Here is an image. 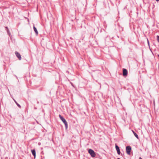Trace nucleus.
I'll use <instances>...</instances> for the list:
<instances>
[{"instance_id":"20e7f679","label":"nucleus","mask_w":159,"mask_h":159,"mask_svg":"<svg viewBox=\"0 0 159 159\" xmlns=\"http://www.w3.org/2000/svg\"><path fill=\"white\" fill-rule=\"evenodd\" d=\"M15 53L16 57L18 58L19 60H21V57L20 53L17 51H16Z\"/></svg>"},{"instance_id":"1a4fd4ad","label":"nucleus","mask_w":159,"mask_h":159,"mask_svg":"<svg viewBox=\"0 0 159 159\" xmlns=\"http://www.w3.org/2000/svg\"><path fill=\"white\" fill-rule=\"evenodd\" d=\"M133 133L135 137L137 139H139V136L138 134L134 131H133Z\"/></svg>"},{"instance_id":"ddd939ff","label":"nucleus","mask_w":159,"mask_h":159,"mask_svg":"<svg viewBox=\"0 0 159 159\" xmlns=\"http://www.w3.org/2000/svg\"><path fill=\"white\" fill-rule=\"evenodd\" d=\"M117 154L118 155H120V150H119V151H117Z\"/></svg>"},{"instance_id":"0eeeda50","label":"nucleus","mask_w":159,"mask_h":159,"mask_svg":"<svg viewBox=\"0 0 159 159\" xmlns=\"http://www.w3.org/2000/svg\"><path fill=\"white\" fill-rule=\"evenodd\" d=\"M33 29H34V32L35 33L36 35H38V31H37V30L36 28L34 26L33 27Z\"/></svg>"},{"instance_id":"4468645a","label":"nucleus","mask_w":159,"mask_h":159,"mask_svg":"<svg viewBox=\"0 0 159 159\" xmlns=\"http://www.w3.org/2000/svg\"><path fill=\"white\" fill-rule=\"evenodd\" d=\"M147 40H148V44L149 45V42L148 40V39H147Z\"/></svg>"},{"instance_id":"f03ea898","label":"nucleus","mask_w":159,"mask_h":159,"mask_svg":"<svg viewBox=\"0 0 159 159\" xmlns=\"http://www.w3.org/2000/svg\"><path fill=\"white\" fill-rule=\"evenodd\" d=\"M89 153L90 154L91 156L92 157H94L96 156V154L93 150L92 149H89L88 150Z\"/></svg>"},{"instance_id":"aec40b11","label":"nucleus","mask_w":159,"mask_h":159,"mask_svg":"<svg viewBox=\"0 0 159 159\" xmlns=\"http://www.w3.org/2000/svg\"><path fill=\"white\" fill-rule=\"evenodd\" d=\"M37 103H39V102H37Z\"/></svg>"},{"instance_id":"f8f14e48","label":"nucleus","mask_w":159,"mask_h":159,"mask_svg":"<svg viewBox=\"0 0 159 159\" xmlns=\"http://www.w3.org/2000/svg\"><path fill=\"white\" fill-rule=\"evenodd\" d=\"M157 41L159 43V36L157 35Z\"/></svg>"},{"instance_id":"dca6fc26","label":"nucleus","mask_w":159,"mask_h":159,"mask_svg":"<svg viewBox=\"0 0 159 159\" xmlns=\"http://www.w3.org/2000/svg\"><path fill=\"white\" fill-rule=\"evenodd\" d=\"M139 159H142L141 157H140Z\"/></svg>"},{"instance_id":"7ed1b4c3","label":"nucleus","mask_w":159,"mask_h":159,"mask_svg":"<svg viewBox=\"0 0 159 159\" xmlns=\"http://www.w3.org/2000/svg\"><path fill=\"white\" fill-rule=\"evenodd\" d=\"M131 150V148L130 146H127L126 147V152L129 155Z\"/></svg>"},{"instance_id":"2eb2a0df","label":"nucleus","mask_w":159,"mask_h":159,"mask_svg":"<svg viewBox=\"0 0 159 159\" xmlns=\"http://www.w3.org/2000/svg\"><path fill=\"white\" fill-rule=\"evenodd\" d=\"M158 2L159 1V0H156Z\"/></svg>"},{"instance_id":"6e6552de","label":"nucleus","mask_w":159,"mask_h":159,"mask_svg":"<svg viewBox=\"0 0 159 159\" xmlns=\"http://www.w3.org/2000/svg\"><path fill=\"white\" fill-rule=\"evenodd\" d=\"M5 28L6 29V30L7 31V34H8V35L10 36V31H9V29H8V27L6 26V27H5Z\"/></svg>"},{"instance_id":"f3484780","label":"nucleus","mask_w":159,"mask_h":159,"mask_svg":"<svg viewBox=\"0 0 159 159\" xmlns=\"http://www.w3.org/2000/svg\"><path fill=\"white\" fill-rule=\"evenodd\" d=\"M157 56L159 57V54H158L157 55Z\"/></svg>"},{"instance_id":"9b49d317","label":"nucleus","mask_w":159,"mask_h":159,"mask_svg":"<svg viewBox=\"0 0 159 159\" xmlns=\"http://www.w3.org/2000/svg\"><path fill=\"white\" fill-rule=\"evenodd\" d=\"M14 101L15 102V103L18 106V107L19 108H21L20 105L15 100H14Z\"/></svg>"},{"instance_id":"9d476101","label":"nucleus","mask_w":159,"mask_h":159,"mask_svg":"<svg viewBox=\"0 0 159 159\" xmlns=\"http://www.w3.org/2000/svg\"><path fill=\"white\" fill-rule=\"evenodd\" d=\"M115 148L117 151L120 150L119 147L116 144H115Z\"/></svg>"},{"instance_id":"6ab92c4d","label":"nucleus","mask_w":159,"mask_h":159,"mask_svg":"<svg viewBox=\"0 0 159 159\" xmlns=\"http://www.w3.org/2000/svg\"><path fill=\"white\" fill-rule=\"evenodd\" d=\"M117 159H120V158H118Z\"/></svg>"},{"instance_id":"423d86ee","label":"nucleus","mask_w":159,"mask_h":159,"mask_svg":"<svg viewBox=\"0 0 159 159\" xmlns=\"http://www.w3.org/2000/svg\"><path fill=\"white\" fill-rule=\"evenodd\" d=\"M31 151L32 155L34 156V157H36V152L35 150L34 149L31 150Z\"/></svg>"},{"instance_id":"f257e3e1","label":"nucleus","mask_w":159,"mask_h":159,"mask_svg":"<svg viewBox=\"0 0 159 159\" xmlns=\"http://www.w3.org/2000/svg\"><path fill=\"white\" fill-rule=\"evenodd\" d=\"M59 117L60 119L63 122L65 125V128L66 129H67L68 128V124L66 120L63 118V116H61V115H59Z\"/></svg>"},{"instance_id":"a211bd4d","label":"nucleus","mask_w":159,"mask_h":159,"mask_svg":"<svg viewBox=\"0 0 159 159\" xmlns=\"http://www.w3.org/2000/svg\"><path fill=\"white\" fill-rule=\"evenodd\" d=\"M71 85H72V86H73V84L72 83H71Z\"/></svg>"},{"instance_id":"39448f33","label":"nucleus","mask_w":159,"mask_h":159,"mask_svg":"<svg viewBox=\"0 0 159 159\" xmlns=\"http://www.w3.org/2000/svg\"><path fill=\"white\" fill-rule=\"evenodd\" d=\"M128 74V71L127 70L124 68L123 70V75L124 76H126Z\"/></svg>"}]
</instances>
